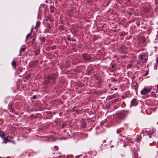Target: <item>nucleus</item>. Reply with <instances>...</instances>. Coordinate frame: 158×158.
Here are the masks:
<instances>
[{
	"label": "nucleus",
	"instance_id": "obj_9",
	"mask_svg": "<svg viewBox=\"0 0 158 158\" xmlns=\"http://www.w3.org/2000/svg\"><path fill=\"white\" fill-rule=\"evenodd\" d=\"M12 65L14 68H15L16 65V62L14 61H13L12 62Z\"/></svg>",
	"mask_w": 158,
	"mask_h": 158
},
{
	"label": "nucleus",
	"instance_id": "obj_6",
	"mask_svg": "<svg viewBox=\"0 0 158 158\" xmlns=\"http://www.w3.org/2000/svg\"><path fill=\"white\" fill-rule=\"evenodd\" d=\"M3 143H7V142H10L11 141L9 140L7 137L4 138L3 139Z\"/></svg>",
	"mask_w": 158,
	"mask_h": 158
},
{
	"label": "nucleus",
	"instance_id": "obj_4",
	"mask_svg": "<svg viewBox=\"0 0 158 158\" xmlns=\"http://www.w3.org/2000/svg\"><path fill=\"white\" fill-rule=\"evenodd\" d=\"M137 102L135 99H133L131 102V105L133 106H135L137 104Z\"/></svg>",
	"mask_w": 158,
	"mask_h": 158
},
{
	"label": "nucleus",
	"instance_id": "obj_14",
	"mask_svg": "<svg viewBox=\"0 0 158 158\" xmlns=\"http://www.w3.org/2000/svg\"><path fill=\"white\" fill-rule=\"evenodd\" d=\"M8 138H9L10 139H12L13 138L12 137H10V136H8L7 137Z\"/></svg>",
	"mask_w": 158,
	"mask_h": 158
},
{
	"label": "nucleus",
	"instance_id": "obj_5",
	"mask_svg": "<svg viewBox=\"0 0 158 158\" xmlns=\"http://www.w3.org/2000/svg\"><path fill=\"white\" fill-rule=\"evenodd\" d=\"M140 59L143 63L145 62L147 60L146 56L144 55L141 56Z\"/></svg>",
	"mask_w": 158,
	"mask_h": 158
},
{
	"label": "nucleus",
	"instance_id": "obj_12",
	"mask_svg": "<svg viewBox=\"0 0 158 158\" xmlns=\"http://www.w3.org/2000/svg\"><path fill=\"white\" fill-rule=\"evenodd\" d=\"M30 34H28L27 36H26V40H27V39L29 37V36H30Z\"/></svg>",
	"mask_w": 158,
	"mask_h": 158
},
{
	"label": "nucleus",
	"instance_id": "obj_20",
	"mask_svg": "<svg viewBox=\"0 0 158 158\" xmlns=\"http://www.w3.org/2000/svg\"><path fill=\"white\" fill-rule=\"evenodd\" d=\"M146 73L147 74H148V72Z\"/></svg>",
	"mask_w": 158,
	"mask_h": 158
},
{
	"label": "nucleus",
	"instance_id": "obj_7",
	"mask_svg": "<svg viewBox=\"0 0 158 158\" xmlns=\"http://www.w3.org/2000/svg\"><path fill=\"white\" fill-rule=\"evenodd\" d=\"M0 136L2 138L4 137L5 136V135L3 131H0Z\"/></svg>",
	"mask_w": 158,
	"mask_h": 158
},
{
	"label": "nucleus",
	"instance_id": "obj_15",
	"mask_svg": "<svg viewBox=\"0 0 158 158\" xmlns=\"http://www.w3.org/2000/svg\"><path fill=\"white\" fill-rule=\"evenodd\" d=\"M156 62H157V63L158 64V58L157 59Z\"/></svg>",
	"mask_w": 158,
	"mask_h": 158
},
{
	"label": "nucleus",
	"instance_id": "obj_19",
	"mask_svg": "<svg viewBox=\"0 0 158 158\" xmlns=\"http://www.w3.org/2000/svg\"><path fill=\"white\" fill-rule=\"evenodd\" d=\"M33 98L34 99H35V96L33 97Z\"/></svg>",
	"mask_w": 158,
	"mask_h": 158
},
{
	"label": "nucleus",
	"instance_id": "obj_10",
	"mask_svg": "<svg viewBox=\"0 0 158 158\" xmlns=\"http://www.w3.org/2000/svg\"><path fill=\"white\" fill-rule=\"evenodd\" d=\"M141 138V137L140 136H139L137 139L136 142H139V140H140Z\"/></svg>",
	"mask_w": 158,
	"mask_h": 158
},
{
	"label": "nucleus",
	"instance_id": "obj_11",
	"mask_svg": "<svg viewBox=\"0 0 158 158\" xmlns=\"http://www.w3.org/2000/svg\"><path fill=\"white\" fill-rule=\"evenodd\" d=\"M25 49V48H21L20 50V52L21 51H24V50Z\"/></svg>",
	"mask_w": 158,
	"mask_h": 158
},
{
	"label": "nucleus",
	"instance_id": "obj_2",
	"mask_svg": "<svg viewBox=\"0 0 158 158\" xmlns=\"http://www.w3.org/2000/svg\"><path fill=\"white\" fill-rule=\"evenodd\" d=\"M119 51H120L122 53H125L127 52V48L124 46H122L120 47Z\"/></svg>",
	"mask_w": 158,
	"mask_h": 158
},
{
	"label": "nucleus",
	"instance_id": "obj_21",
	"mask_svg": "<svg viewBox=\"0 0 158 158\" xmlns=\"http://www.w3.org/2000/svg\"><path fill=\"white\" fill-rule=\"evenodd\" d=\"M33 27L31 28V30L32 31V30H33Z\"/></svg>",
	"mask_w": 158,
	"mask_h": 158
},
{
	"label": "nucleus",
	"instance_id": "obj_16",
	"mask_svg": "<svg viewBox=\"0 0 158 158\" xmlns=\"http://www.w3.org/2000/svg\"><path fill=\"white\" fill-rule=\"evenodd\" d=\"M149 137L150 138H151V137H152V135H149Z\"/></svg>",
	"mask_w": 158,
	"mask_h": 158
},
{
	"label": "nucleus",
	"instance_id": "obj_1",
	"mask_svg": "<svg viewBox=\"0 0 158 158\" xmlns=\"http://www.w3.org/2000/svg\"><path fill=\"white\" fill-rule=\"evenodd\" d=\"M151 89H147L146 88H144L141 91V94H145L150 92Z\"/></svg>",
	"mask_w": 158,
	"mask_h": 158
},
{
	"label": "nucleus",
	"instance_id": "obj_18",
	"mask_svg": "<svg viewBox=\"0 0 158 158\" xmlns=\"http://www.w3.org/2000/svg\"><path fill=\"white\" fill-rule=\"evenodd\" d=\"M131 140L130 139V140H129V142H131Z\"/></svg>",
	"mask_w": 158,
	"mask_h": 158
},
{
	"label": "nucleus",
	"instance_id": "obj_8",
	"mask_svg": "<svg viewBox=\"0 0 158 158\" xmlns=\"http://www.w3.org/2000/svg\"><path fill=\"white\" fill-rule=\"evenodd\" d=\"M40 24V22L39 21H37L36 23V25L35 27V28H38Z\"/></svg>",
	"mask_w": 158,
	"mask_h": 158
},
{
	"label": "nucleus",
	"instance_id": "obj_13",
	"mask_svg": "<svg viewBox=\"0 0 158 158\" xmlns=\"http://www.w3.org/2000/svg\"><path fill=\"white\" fill-rule=\"evenodd\" d=\"M46 78H47L48 80H50V79H51V77H46Z\"/></svg>",
	"mask_w": 158,
	"mask_h": 158
},
{
	"label": "nucleus",
	"instance_id": "obj_3",
	"mask_svg": "<svg viewBox=\"0 0 158 158\" xmlns=\"http://www.w3.org/2000/svg\"><path fill=\"white\" fill-rule=\"evenodd\" d=\"M83 57L84 59L88 60H89L90 59V57L89 55L86 53L83 54Z\"/></svg>",
	"mask_w": 158,
	"mask_h": 158
},
{
	"label": "nucleus",
	"instance_id": "obj_17",
	"mask_svg": "<svg viewBox=\"0 0 158 158\" xmlns=\"http://www.w3.org/2000/svg\"><path fill=\"white\" fill-rule=\"evenodd\" d=\"M131 140L130 139V140H129V142H131Z\"/></svg>",
	"mask_w": 158,
	"mask_h": 158
}]
</instances>
